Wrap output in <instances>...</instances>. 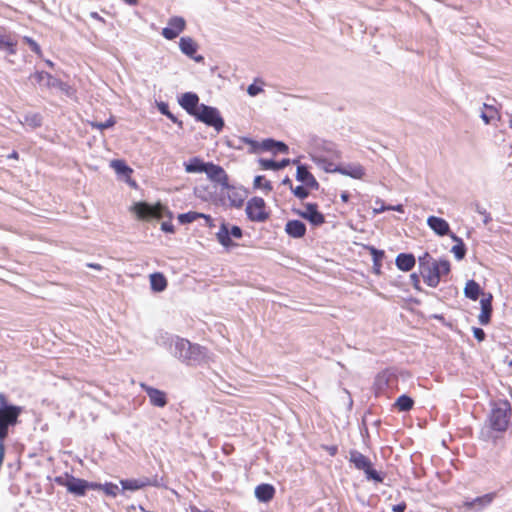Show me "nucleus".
<instances>
[{
    "instance_id": "1",
    "label": "nucleus",
    "mask_w": 512,
    "mask_h": 512,
    "mask_svg": "<svg viewBox=\"0 0 512 512\" xmlns=\"http://www.w3.org/2000/svg\"><path fill=\"white\" fill-rule=\"evenodd\" d=\"M171 347L173 355L182 363L189 366H198L208 362L209 356L207 350L198 345L193 344L187 339L174 337Z\"/></svg>"
},
{
    "instance_id": "2",
    "label": "nucleus",
    "mask_w": 512,
    "mask_h": 512,
    "mask_svg": "<svg viewBox=\"0 0 512 512\" xmlns=\"http://www.w3.org/2000/svg\"><path fill=\"white\" fill-rule=\"evenodd\" d=\"M511 419V407L508 401H499L493 404L488 422L492 430L504 432L508 429Z\"/></svg>"
},
{
    "instance_id": "3",
    "label": "nucleus",
    "mask_w": 512,
    "mask_h": 512,
    "mask_svg": "<svg viewBox=\"0 0 512 512\" xmlns=\"http://www.w3.org/2000/svg\"><path fill=\"white\" fill-rule=\"evenodd\" d=\"M317 156L324 158L326 161L336 162V160L341 158V153L332 142L320 140L315 143L311 153L312 161L325 171V165L316 160Z\"/></svg>"
},
{
    "instance_id": "4",
    "label": "nucleus",
    "mask_w": 512,
    "mask_h": 512,
    "mask_svg": "<svg viewBox=\"0 0 512 512\" xmlns=\"http://www.w3.org/2000/svg\"><path fill=\"white\" fill-rule=\"evenodd\" d=\"M319 163L325 165V172L328 173H340L345 176H349L354 179H362L365 175V170L360 164H348L346 166H340L336 162L326 161L320 156L316 157Z\"/></svg>"
},
{
    "instance_id": "5",
    "label": "nucleus",
    "mask_w": 512,
    "mask_h": 512,
    "mask_svg": "<svg viewBox=\"0 0 512 512\" xmlns=\"http://www.w3.org/2000/svg\"><path fill=\"white\" fill-rule=\"evenodd\" d=\"M55 482L66 487L68 492L76 496H84L89 489H94V483L65 474L55 478Z\"/></svg>"
},
{
    "instance_id": "6",
    "label": "nucleus",
    "mask_w": 512,
    "mask_h": 512,
    "mask_svg": "<svg viewBox=\"0 0 512 512\" xmlns=\"http://www.w3.org/2000/svg\"><path fill=\"white\" fill-rule=\"evenodd\" d=\"M194 117L208 126H212L217 132H220L224 127V120L219 111L205 104H200L198 111Z\"/></svg>"
},
{
    "instance_id": "7",
    "label": "nucleus",
    "mask_w": 512,
    "mask_h": 512,
    "mask_svg": "<svg viewBox=\"0 0 512 512\" xmlns=\"http://www.w3.org/2000/svg\"><path fill=\"white\" fill-rule=\"evenodd\" d=\"M349 460L358 470L364 471L368 480L382 482L383 477L372 468V463L368 457L357 450H352L349 453Z\"/></svg>"
},
{
    "instance_id": "8",
    "label": "nucleus",
    "mask_w": 512,
    "mask_h": 512,
    "mask_svg": "<svg viewBox=\"0 0 512 512\" xmlns=\"http://www.w3.org/2000/svg\"><path fill=\"white\" fill-rule=\"evenodd\" d=\"M21 412L22 408L19 406L0 409V441H4L8 436L9 426L17 424Z\"/></svg>"
},
{
    "instance_id": "9",
    "label": "nucleus",
    "mask_w": 512,
    "mask_h": 512,
    "mask_svg": "<svg viewBox=\"0 0 512 512\" xmlns=\"http://www.w3.org/2000/svg\"><path fill=\"white\" fill-rule=\"evenodd\" d=\"M216 237L219 243L224 247H233L236 244L232 239H240L242 237V229L238 226L222 222L219 231L216 233Z\"/></svg>"
},
{
    "instance_id": "10",
    "label": "nucleus",
    "mask_w": 512,
    "mask_h": 512,
    "mask_svg": "<svg viewBox=\"0 0 512 512\" xmlns=\"http://www.w3.org/2000/svg\"><path fill=\"white\" fill-rule=\"evenodd\" d=\"M133 210L141 219L162 218L168 212L167 208L160 204L153 206L145 202L136 203Z\"/></svg>"
},
{
    "instance_id": "11",
    "label": "nucleus",
    "mask_w": 512,
    "mask_h": 512,
    "mask_svg": "<svg viewBox=\"0 0 512 512\" xmlns=\"http://www.w3.org/2000/svg\"><path fill=\"white\" fill-rule=\"evenodd\" d=\"M246 214L251 221L263 222L268 218L265 210V201L260 197H253L246 206Z\"/></svg>"
},
{
    "instance_id": "12",
    "label": "nucleus",
    "mask_w": 512,
    "mask_h": 512,
    "mask_svg": "<svg viewBox=\"0 0 512 512\" xmlns=\"http://www.w3.org/2000/svg\"><path fill=\"white\" fill-rule=\"evenodd\" d=\"M293 211L313 226H320L325 222L324 215L318 211V206L315 203H306L302 209H293Z\"/></svg>"
},
{
    "instance_id": "13",
    "label": "nucleus",
    "mask_w": 512,
    "mask_h": 512,
    "mask_svg": "<svg viewBox=\"0 0 512 512\" xmlns=\"http://www.w3.org/2000/svg\"><path fill=\"white\" fill-rule=\"evenodd\" d=\"M186 27V21L179 16L171 17L168 26L163 28L162 35L168 40L175 39Z\"/></svg>"
},
{
    "instance_id": "14",
    "label": "nucleus",
    "mask_w": 512,
    "mask_h": 512,
    "mask_svg": "<svg viewBox=\"0 0 512 512\" xmlns=\"http://www.w3.org/2000/svg\"><path fill=\"white\" fill-rule=\"evenodd\" d=\"M495 498V493H488L472 500L463 502V507L469 511L479 512L489 506Z\"/></svg>"
},
{
    "instance_id": "15",
    "label": "nucleus",
    "mask_w": 512,
    "mask_h": 512,
    "mask_svg": "<svg viewBox=\"0 0 512 512\" xmlns=\"http://www.w3.org/2000/svg\"><path fill=\"white\" fill-rule=\"evenodd\" d=\"M205 173L211 181L220 184L222 187L228 186V175L221 166L208 162Z\"/></svg>"
},
{
    "instance_id": "16",
    "label": "nucleus",
    "mask_w": 512,
    "mask_h": 512,
    "mask_svg": "<svg viewBox=\"0 0 512 512\" xmlns=\"http://www.w3.org/2000/svg\"><path fill=\"white\" fill-rule=\"evenodd\" d=\"M179 48L183 54L194 59L196 62H202L204 60L203 56L201 55L195 56L198 45L191 37L180 38Z\"/></svg>"
},
{
    "instance_id": "17",
    "label": "nucleus",
    "mask_w": 512,
    "mask_h": 512,
    "mask_svg": "<svg viewBox=\"0 0 512 512\" xmlns=\"http://www.w3.org/2000/svg\"><path fill=\"white\" fill-rule=\"evenodd\" d=\"M424 282L430 287H437L440 282L439 273L437 271L436 261L430 262L425 268L420 270Z\"/></svg>"
},
{
    "instance_id": "18",
    "label": "nucleus",
    "mask_w": 512,
    "mask_h": 512,
    "mask_svg": "<svg viewBox=\"0 0 512 512\" xmlns=\"http://www.w3.org/2000/svg\"><path fill=\"white\" fill-rule=\"evenodd\" d=\"M199 97L197 94L192 92L184 93L179 99V104L184 108L190 115L194 116L199 109Z\"/></svg>"
},
{
    "instance_id": "19",
    "label": "nucleus",
    "mask_w": 512,
    "mask_h": 512,
    "mask_svg": "<svg viewBox=\"0 0 512 512\" xmlns=\"http://www.w3.org/2000/svg\"><path fill=\"white\" fill-rule=\"evenodd\" d=\"M227 189V198L230 202V205L235 208L242 207L246 197L247 191L242 188H236L231 186H225Z\"/></svg>"
},
{
    "instance_id": "20",
    "label": "nucleus",
    "mask_w": 512,
    "mask_h": 512,
    "mask_svg": "<svg viewBox=\"0 0 512 512\" xmlns=\"http://www.w3.org/2000/svg\"><path fill=\"white\" fill-rule=\"evenodd\" d=\"M141 388L147 393L152 405L157 407H164L167 404L165 392L150 387L144 383L141 384Z\"/></svg>"
},
{
    "instance_id": "21",
    "label": "nucleus",
    "mask_w": 512,
    "mask_h": 512,
    "mask_svg": "<svg viewBox=\"0 0 512 512\" xmlns=\"http://www.w3.org/2000/svg\"><path fill=\"white\" fill-rule=\"evenodd\" d=\"M427 225L439 236L450 235V227L446 220L436 216L427 219Z\"/></svg>"
},
{
    "instance_id": "22",
    "label": "nucleus",
    "mask_w": 512,
    "mask_h": 512,
    "mask_svg": "<svg viewBox=\"0 0 512 512\" xmlns=\"http://www.w3.org/2000/svg\"><path fill=\"white\" fill-rule=\"evenodd\" d=\"M32 79L43 88L52 89L59 85V79L44 71H37L31 75Z\"/></svg>"
},
{
    "instance_id": "23",
    "label": "nucleus",
    "mask_w": 512,
    "mask_h": 512,
    "mask_svg": "<svg viewBox=\"0 0 512 512\" xmlns=\"http://www.w3.org/2000/svg\"><path fill=\"white\" fill-rule=\"evenodd\" d=\"M481 312L478 316L481 325H487L490 322L492 313V295L488 294L480 300Z\"/></svg>"
},
{
    "instance_id": "24",
    "label": "nucleus",
    "mask_w": 512,
    "mask_h": 512,
    "mask_svg": "<svg viewBox=\"0 0 512 512\" xmlns=\"http://www.w3.org/2000/svg\"><path fill=\"white\" fill-rule=\"evenodd\" d=\"M296 179L300 182L305 183L308 188L318 189L319 184L316 181L315 177L307 170L304 165H299L297 167Z\"/></svg>"
},
{
    "instance_id": "25",
    "label": "nucleus",
    "mask_w": 512,
    "mask_h": 512,
    "mask_svg": "<svg viewBox=\"0 0 512 512\" xmlns=\"http://www.w3.org/2000/svg\"><path fill=\"white\" fill-rule=\"evenodd\" d=\"M285 231L293 238H301L306 233V226L299 220H289L285 225Z\"/></svg>"
},
{
    "instance_id": "26",
    "label": "nucleus",
    "mask_w": 512,
    "mask_h": 512,
    "mask_svg": "<svg viewBox=\"0 0 512 512\" xmlns=\"http://www.w3.org/2000/svg\"><path fill=\"white\" fill-rule=\"evenodd\" d=\"M275 494V489L270 484H261L258 485L255 489V496L259 501L268 502L273 498Z\"/></svg>"
},
{
    "instance_id": "27",
    "label": "nucleus",
    "mask_w": 512,
    "mask_h": 512,
    "mask_svg": "<svg viewBox=\"0 0 512 512\" xmlns=\"http://www.w3.org/2000/svg\"><path fill=\"white\" fill-rule=\"evenodd\" d=\"M207 165L208 162L206 163L198 157L191 158L188 162L184 163L187 173H205Z\"/></svg>"
},
{
    "instance_id": "28",
    "label": "nucleus",
    "mask_w": 512,
    "mask_h": 512,
    "mask_svg": "<svg viewBox=\"0 0 512 512\" xmlns=\"http://www.w3.org/2000/svg\"><path fill=\"white\" fill-rule=\"evenodd\" d=\"M415 262L412 254L401 253L396 257V266L402 271H410L415 266Z\"/></svg>"
},
{
    "instance_id": "29",
    "label": "nucleus",
    "mask_w": 512,
    "mask_h": 512,
    "mask_svg": "<svg viewBox=\"0 0 512 512\" xmlns=\"http://www.w3.org/2000/svg\"><path fill=\"white\" fill-rule=\"evenodd\" d=\"M122 485V491L130 490L136 491L150 484V481L147 478L142 479H127L120 481Z\"/></svg>"
},
{
    "instance_id": "30",
    "label": "nucleus",
    "mask_w": 512,
    "mask_h": 512,
    "mask_svg": "<svg viewBox=\"0 0 512 512\" xmlns=\"http://www.w3.org/2000/svg\"><path fill=\"white\" fill-rule=\"evenodd\" d=\"M151 288L155 292H162L167 287V280L161 273H153L150 275Z\"/></svg>"
},
{
    "instance_id": "31",
    "label": "nucleus",
    "mask_w": 512,
    "mask_h": 512,
    "mask_svg": "<svg viewBox=\"0 0 512 512\" xmlns=\"http://www.w3.org/2000/svg\"><path fill=\"white\" fill-rule=\"evenodd\" d=\"M464 294L467 298L475 301L478 299L480 294H483V293L481 291L480 285L476 281L469 280V281H467V283L465 285Z\"/></svg>"
},
{
    "instance_id": "32",
    "label": "nucleus",
    "mask_w": 512,
    "mask_h": 512,
    "mask_svg": "<svg viewBox=\"0 0 512 512\" xmlns=\"http://www.w3.org/2000/svg\"><path fill=\"white\" fill-rule=\"evenodd\" d=\"M450 237L456 244L452 247L451 252L455 255L458 260H461L465 257L466 248L461 238L451 233Z\"/></svg>"
},
{
    "instance_id": "33",
    "label": "nucleus",
    "mask_w": 512,
    "mask_h": 512,
    "mask_svg": "<svg viewBox=\"0 0 512 512\" xmlns=\"http://www.w3.org/2000/svg\"><path fill=\"white\" fill-rule=\"evenodd\" d=\"M259 163L261 167L265 170H280L289 165V159H283L280 162H275L273 160L260 159Z\"/></svg>"
},
{
    "instance_id": "34",
    "label": "nucleus",
    "mask_w": 512,
    "mask_h": 512,
    "mask_svg": "<svg viewBox=\"0 0 512 512\" xmlns=\"http://www.w3.org/2000/svg\"><path fill=\"white\" fill-rule=\"evenodd\" d=\"M200 217L204 218L206 220V222L210 225L211 217L201 214V213H197V212H188V213L180 214L178 216V220L180 223L186 224V223H192Z\"/></svg>"
},
{
    "instance_id": "35",
    "label": "nucleus",
    "mask_w": 512,
    "mask_h": 512,
    "mask_svg": "<svg viewBox=\"0 0 512 512\" xmlns=\"http://www.w3.org/2000/svg\"><path fill=\"white\" fill-rule=\"evenodd\" d=\"M110 166L119 175L128 177L132 173V169L128 167L122 160H112Z\"/></svg>"
},
{
    "instance_id": "36",
    "label": "nucleus",
    "mask_w": 512,
    "mask_h": 512,
    "mask_svg": "<svg viewBox=\"0 0 512 512\" xmlns=\"http://www.w3.org/2000/svg\"><path fill=\"white\" fill-rule=\"evenodd\" d=\"M103 490L106 495L115 497L120 492L118 485L114 483L97 484L94 483V489Z\"/></svg>"
},
{
    "instance_id": "37",
    "label": "nucleus",
    "mask_w": 512,
    "mask_h": 512,
    "mask_svg": "<svg viewBox=\"0 0 512 512\" xmlns=\"http://www.w3.org/2000/svg\"><path fill=\"white\" fill-rule=\"evenodd\" d=\"M414 401L412 398H410L407 395H401L396 403L395 406L399 409V411H409L413 407Z\"/></svg>"
},
{
    "instance_id": "38",
    "label": "nucleus",
    "mask_w": 512,
    "mask_h": 512,
    "mask_svg": "<svg viewBox=\"0 0 512 512\" xmlns=\"http://www.w3.org/2000/svg\"><path fill=\"white\" fill-rule=\"evenodd\" d=\"M15 42L9 36L0 33V49L7 50L10 54L15 53Z\"/></svg>"
},
{
    "instance_id": "39",
    "label": "nucleus",
    "mask_w": 512,
    "mask_h": 512,
    "mask_svg": "<svg viewBox=\"0 0 512 512\" xmlns=\"http://www.w3.org/2000/svg\"><path fill=\"white\" fill-rule=\"evenodd\" d=\"M24 123L32 128L41 126L42 117L38 113H30L24 117Z\"/></svg>"
},
{
    "instance_id": "40",
    "label": "nucleus",
    "mask_w": 512,
    "mask_h": 512,
    "mask_svg": "<svg viewBox=\"0 0 512 512\" xmlns=\"http://www.w3.org/2000/svg\"><path fill=\"white\" fill-rule=\"evenodd\" d=\"M157 107L159 109V111L163 114V115H166L170 120H172L174 123H177L179 126L182 125V122L181 121H178V119L169 111V107H168V104L165 103V102H159L157 103Z\"/></svg>"
},
{
    "instance_id": "41",
    "label": "nucleus",
    "mask_w": 512,
    "mask_h": 512,
    "mask_svg": "<svg viewBox=\"0 0 512 512\" xmlns=\"http://www.w3.org/2000/svg\"><path fill=\"white\" fill-rule=\"evenodd\" d=\"M371 255L373 256L374 266L377 272H379V269L381 267V260L384 257V251L377 250L374 247L369 248Z\"/></svg>"
},
{
    "instance_id": "42",
    "label": "nucleus",
    "mask_w": 512,
    "mask_h": 512,
    "mask_svg": "<svg viewBox=\"0 0 512 512\" xmlns=\"http://www.w3.org/2000/svg\"><path fill=\"white\" fill-rule=\"evenodd\" d=\"M437 271L439 273V277H443L449 274L450 272V263L448 260H436Z\"/></svg>"
},
{
    "instance_id": "43",
    "label": "nucleus",
    "mask_w": 512,
    "mask_h": 512,
    "mask_svg": "<svg viewBox=\"0 0 512 512\" xmlns=\"http://www.w3.org/2000/svg\"><path fill=\"white\" fill-rule=\"evenodd\" d=\"M254 187L257 189H264L267 192L272 190V185L269 181H266L263 176H256L254 179Z\"/></svg>"
},
{
    "instance_id": "44",
    "label": "nucleus",
    "mask_w": 512,
    "mask_h": 512,
    "mask_svg": "<svg viewBox=\"0 0 512 512\" xmlns=\"http://www.w3.org/2000/svg\"><path fill=\"white\" fill-rule=\"evenodd\" d=\"M57 89H59L60 91H62L66 96L70 97V98H73L75 96V89L73 87H71L70 85L62 82L59 80V85H56Z\"/></svg>"
},
{
    "instance_id": "45",
    "label": "nucleus",
    "mask_w": 512,
    "mask_h": 512,
    "mask_svg": "<svg viewBox=\"0 0 512 512\" xmlns=\"http://www.w3.org/2000/svg\"><path fill=\"white\" fill-rule=\"evenodd\" d=\"M240 142L248 144L250 146V153H257L260 150V143L250 138H240Z\"/></svg>"
},
{
    "instance_id": "46",
    "label": "nucleus",
    "mask_w": 512,
    "mask_h": 512,
    "mask_svg": "<svg viewBox=\"0 0 512 512\" xmlns=\"http://www.w3.org/2000/svg\"><path fill=\"white\" fill-rule=\"evenodd\" d=\"M114 124H115L114 119L113 118H109L105 122H92L91 126L102 131L104 129L112 127Z\"/></svg>"
},
{
    "instance_id": "47",
    "label": "nucleus",
    "mask_w": 512,
    "mask_h": 512,
    "mask_svg": "<svg viewBox=\"0 0 512 512\" xmlns=\"http://www.w3.org/2000/svg\"><path fill=\"white\" fill-rule=\"evenodd\" d=\"M419 268L420 270L425 268L426 265L430 264V262H435L428 252H425L422 256L419 257Z\"/></svg>"
},
{
    "instance_id": "48",
    "label": "nucleus",
    "mask_w": 512,
    "mask_h": 512,
    "mask_svg": "<svg viewBox=\"0 0 512 512\" xmlns=\"http://www.w3.org/2000/svg\"><path fill=\"white\" fill-rule=\"evenodd\" d=\"M293 193L299 199H305L309 195L308 190L303 186H297L296 188H294Z\"/></svg>"
},
{
    "instance_id": "49",
    "label": "nucleus",
    "mask_w": 512,
    "mask_h": 512,
    "mask_svg": "<svg viewBox=\"0 0 512 512\" xmlns=\"http://www.w3.org/2000/svg\"><path fill=\"white\" fill-rule=\"evenodd\" d=\"M276 141L273 139H266L260 143V149L265 151H271L274 149Z\"/></svg>"
},
{
    "instance_id": "50",
    "label": "nucleus",
    "mask_w": 512,
    "mask_h": 512,
    "mask_svg": "<svg viewBox=\"0 0 512 512\" xmlns=\"http://www.w3.org/2000/svg\"><path fill=\"white\" fill-rule=\"evenodd\" d=\"M24 40L26 43L30 46L31 50L35 52L38 55H41V48L40 46L30 37H24Z\"/></svg>"
},
{
    "instance_id": "51",
    "label": "nucleus",
    "mask_w": 512,
    "mask_h": 512,
    "mask_svg": "<svg viewBox=\"0 0 512 512\" xmlns=\"http://www.w3.org/2000/svg\"><path fill=\"white\" fill-rule=\"evenodd\" d=\"M263 91V89L259 86H256L255 84H251L248 86V89H247V93L250 95V96H256L258 95L259 93H261Z\"/></svg>"
},
{
    "instance_id": "52",
    "label": "nucleus",
    "mask_w": 512,
    "mask_h": 512,
    "mask_svg": "<svg viewBox=\"0 0 512 512\" xmlns=\"http://www.w3.org/2000/svg\"><path fill=\"white\" fill-rule=\"evenodd\" d=\"M473 334L478 341H483L485 339V332L481 328L474 327Z\"/></svg>"
},
{
    "instance_id": "53",
    "label": "nucleus",
    "mask_w": 512,
    "mask_h": 512,
    "mask_svg": "<svg viewBox=\"0 0 512 512\" xmlns=\"http://www.w3.org/2000/svg\"><path fill=\"white\" fill-rule=\"evenodd\" d=\"M375 204L376 207H374V212L377 214L388 210L387 206H385L381 200H376Z\"/></svg>"
},
{
    "instance_id": "54",
    "label": "nucleus",
    "mask_w": 512,
    "mask_h": 512,
    "mask_svg": "<svg viewBox=\"0 0 512 512\" xmlns=\"http://www.w3.org/2000/svg\"><path fill=\"white\" fill-rule=\"evenodd\" d=\"M410 280L414 288L420 290V278L417 274L413 273L410 275Z\"/></svg>"
},
{
    "instance_id": "55",
    "label": "nucleus",
    "mask_w": 512,
    "mask_h": 512,
    "mask_svg": "<svg viewBox=\"0 0 512 512\" xmlns=\"http://www.w3.org/2000/svg\"><path fill=\"white\" fill-rule=\"evenodd\" d=\"M277 149V151L281 152V153H287L288 152V146L283 143V142H279V141H276V144H275V147Z\"/></svg>"
},
{
    "instance_id": "56",
    "label": "nucleus",
    "mask_w": 512,
    "mask_h": 512,
    "mask_svg": "<svg viewBox=\"0 0 512 512\" xmlns=\"http://www.w3.org/2000/svg\"><path fill=\"white\" fill-rule=\"evenodd\" d=\"M406 510V503L402 502L397 505H393L392 511L393 512H404Z\"/></svg>"
},
{
    "instance_id": "57",
    "label": "nucleus",
    "mask_w": 512,
    "mask_h": 512,
    "mask_svg": "<svg viewBox=\"0 0 512 512\" xmlns=\"http://www.w3.org/2000/svg\"><path fill=\"white\" fill-rule=\"evenodd\" d=\"M12 405L7 404L6 396L3 393H0V409L9 408Z\"/></svg>"
},
{
    "instance_id": "58",
    "label": "nucleus",
    "mask_w": 512,
    "mask_h": 512,
    "mask_svg": "<svg viewBox=\"0 0 512 512\" xmlns=\"http://www.w3.org/2000/svg\"><path fill=\"white\" fill-rule=\"evenodd\" d=\"M161 228L165 232L171 233L174 231V227H173L172 223H170V222H163Z\"/></svg>"
},
{
    "instance_id": "59",
    "label": "nucleus",
    "mask_w": 512,
    "mask_h": 512,
    "mask_svg": "<svg viewBox=\"0 0 512 512\" xmlns=\"http://www.w3.org/2000/svg\"><path fill=\"white\" fill-rule=\"evenodd\" d=\"M387 209L394 210V211L401 212V213L404 212L403 205H401V204L396 205V206H387Z\"/></svg>"
},
{
    "instance_id": "60",
    "label": "nucleus",
    "mask_w": 512,
    "mask_h": 512,
    "mask_svg": "<svg viewBox=\"0 0 512 512\" xmlns=\"http://www.w3.org/2000/svg\"><path fill=\"white\" fill-rule=\"evenodd\" d=\"M87 267L92 268V269H96V270H102V266L100 264H97V263H88Z\"/></svg>"
},
{
    "instance_id": "61",
    "label": "nucleus",
    "mask_w": 512,
    "mask_h": 512,
    "mask_svg": "<svg viewBox=\"0 0 512 512\" xmlns=\"http://www.w3.org/2000/svg\"><path fill=\"white\" fill-rule=\"evenodd\" d=\"M481 118L483 119V121L486 123V124H489L490 123V119L491 117L488 116L486 113H482L481 114Z\"/></svg>"
},
{
    "instance_id": "62",
    "label": "nucleus",
    "mask_w": 512,
    "mask_h": 512,
    "mask_svg": "<svg viewBox=\"0 0 512 512\" xmlns=\"http://www.w3.org/2000/svg\"><path fill=\"white\" fill-rule=\"evenodd\" d=\"M90 16L96 20L103 21L102 17L97 12H91Z\"/></svg>"
},
{
    "instance_id": "63",
    "label": "nucleus",
    "mask_w": 512,
    "mask_h": 512,
    "mask_svg": "<svg viewBox=\"0 0 512 512\" xmlns=\"http://www.w3.org/2000/svg\"><path fill=\"white\" fill-rule=\"evenodd\" d=\"M480 213L485 216L484 217V223L487 224L491 220L489 214H487L486 211H483V212H480Z\"/></svg>"
},
{
    "instance_id": "64",
    "label": "nucleus",
    "mask_w": 512,
    "mask_h": 512,
    "mask_svg": "<svg viewBox=\"0 0 512 512\" xmlns=\"http://www.w3.org/2000/svg\"><path fill=\"white\" fill-rule=\"evenodd\" d=\"M341 199H342V201H343V202H347V201H348V199H349V194H348V192H343V193L341 194Z\"/></svg>"
}]
</instances>
